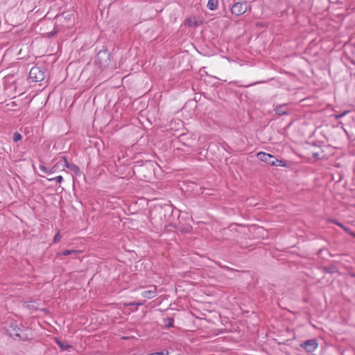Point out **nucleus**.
<instances>
[{"label":"nucleus","instance_id":"obj_1","mask_svg":"<svg viewBox=\"0 0 355 355\" xmlns=\"http://www.w3.org/2000/svg\"><path fill=\"white\" fill-rule=\"evenodd\" d=\"M6 333L15 340H27L28 336L15 323H10L6 329Z\"/></svg>","mask_w":355,"mask_h":355},{"label":"nucleus","instance_id":"obj_2","mask_svg":"<svg viewBox=\"0 0 355 355\" xmlns=\"http://www.w3.org/2000/svg\"><path fill=\"white\" fill-rule=\"evenodd\" d=\"M95 62L102 69L107 67L110 63V53L107 50L100 51L96 55Z\"/></svg>","mask_w":355,"mask_h":355},{"label":"nucleus","instance_id":"obj_3","mask_svg":"<svg viewBox=\"0 0 355 355\" xmlns=\"http://www.w3.org/2000/svg\"><path fill=\"white\" fill-rule=\"evenodd\" d=\"M45 71L39 67H33L29 72L30 78L34 82H40L45 78Z\"/></svg>","mask_w":355,"mask_h":355},{"label":"nucleus","instance_id":"obj_4","mask_svg":"<svg viewBox=\"0 0 355 355\" xmlns=\"http://www.w3.org/2000/svg\"><path fill=\"white\" fill-rule=\"evenodd\" d=\"M249 6L247 1L236 2L231 7V12L236 16H241L243 15Z\"/></svg>","mask_w":355,"mask_h":355},{"label":"nucleus","instance_id":"obj_5","mask_svg":"<svg viewBox=\"0 0 355 355\" xmlns=\"http://www.w3.org/2000/svg\"><path fill=\"white\" fill-rule=\"evenodd\" d=\"M300 347L309 353L314 352L318 347V341L315 338L306 340L300 344Z\"/></svg>","mask_w":355,"mask_h":355},{"label":"nucleus","instance_id":"obj_6","mask_svg":"<svg viewBox=\"0 0 355 355\" xmlns=\"http://www.w3.org/2000/svg\"><path fill=\"white\" fill-rule=\"evenodd\" d=\"M257 157L261 162H266L270 166L275 165V162H277V159L275 156L264 152H259L257 154Z\"/></svg>","mask_w":355,"mask_h":355},{"label":"nucleus","instance_id":"obj_7","mask_svg":"<svg viewBox=\"0 0 355 355\" xmlns=\"http://www.w3.org/2000/svg\"><path fill=\"white\" fill-rule=\"evenodd\" d=\"M274 111L275 114L278 116L288 115L289 114L290 112L288 105L286 103L277 105L275 107Z\"/></svg>","mask_w":355,"mask_h":355},{"label":"nucleus","instance_id":"obj_8","mask_svg":"<svg viewBox=\"0 0 355 355\" xmlns=\"http://www.w3.org/2000/svg\"><path fill=\"white\" fill-rule=\"evenodd\" d=\"M141 295L144 297L148 298V299H153L157 295V288L155 286H153L152 289L150 290H145L142 291Z\"/></svg>","mask_w":355,"mask_h":355},{"label":"nucleus","instance_id":"obj_9","mask_svg":"<svg viewBox=\"0 0 355 355\" xmlns=\"http://www.w3.org/2000/svg\"><path fill=\"white\" fill-rule=\"evenodd\" d=\"M330 222L332 223H334V224L337 225L338 226L340 227L341 228H343V230L345 232H347L348 234L352 235L353 236H355V233L353 232L351 230L350 228H349L348 227L345 226L343 224H342L341 223L338 222L337 220H336V219H331Z\"/></svg>","mask_w":355,"mask_h":355},{"label":"nucleus","instance_id":"obj_10","mask_svg":"<svg viewBox=\"0 0 355 355\" xmlns=\"http://www.w3.org/2000/svg\"><path fill=\"white\" fill-rule=\"evenodd\" d=\"M207 6L211 11L216 10L218 6V0H208Z\"/></svg>","mask_w":355,"mask_h":355},{"label":"nucleus","instance_id":"obj_11","mask_svg":"<svg viewBox=\"0 0 355 355\" xmlns=\"http://www.w3.org/2000/svg\"><path fill=\"white\" fill-rule=\"evenodd\" d=\"M39 168L42 171H43L45 173L50 174V173H53L55 172L54 167L49 168L46 167L45 166L41 164V165H40Z\"/></svg>","mask_w":355,"mask_h":355},{"label":"nucleus","instance_id":"obj_12","mask_svg":"<svg viewBox=\"0 0 355 355\" xmlns=\"http://www.w3.org/2000/svg\"><path fill=\"white\" fill-rule=\"evenodd\" d=\"M79 251L73 250H64L61 252L62 255L67 256V255H76Z\"/></svg>","mask_w":355,"mask_h":355},{"label":"nucleus","instance_id":"obj_13","mask_svg":"<svg viewBox=\"0 0 355 355\" xmlns=\"http://www.w3.org/2000/svg\"><path fill=\"white\" fill-rule=\"evenodd\" d=\"M67 168L76 173H80L79 168L74 164H70L69 165L67 166Z\"/></svg>","mask_w":355,"mask_h":355},{"label":"nucleus","instance_id":"obj_14","mask_svg":"<svg viewBox=\"0 0 355 355\" xmlns=\"http://www.w3.org/2000/svg\"><path fill=\"white\" fill-rule=\"evenodd\" d=\"M164 324L168 328L172 327L173 326V319L172 318H167L165 320Z\"/></svg>","mask_w":355,"mask_h":355},{"label":"nucleus","instance_id":"obj_15","mask_svg":"<svg viewBox=\"0 0 355 355\" xmlns=\"http://www.w3.org/2000/svg\"><path fill=\"white\" fill-rule=\"evenodd\" d=\"M168 354H169V352L167 349H164L160 352L148 354L147 355H168Z\"/></svg>","mask_w":355,"mask_h":355},{"label":"nucleus","instance_id":"obj_16","mask_svg":"<svg viewBox=\"0 0 355 355\" xmlns=\"http://www.w3.org/2000/svg\"><path fill=\"white\" fill-rule=\"evenodd\" d=\"M49 181H55L56 182L61 183L63 181V178L62 175H58L55 178H48Z\"/></svg>","mask_w":355,"mask_h":355},{"label":"nucleus","instance_id":"obj_17","mask_svg":"<svg viewBox=\"0 0 355 355\" xmlns=\"http://www.w3.org/2000/svg\"><path fill=\"white\" fill-rule=\"evenodd\" d=\"M22 137H21V135L20 133H19L18 132H15L13 135V141L15 142H17L19 141H20Z\"/></svg>","mask_w":355,"mask_h":355},{"label":"nucleus","instance_id":"obj_18","mask_svg":"<svg viewBox=\"0 0 355 355\" xmlns=\"http://www.w3.org/2000/svg\"><path fill=\"white\" fill-rule=\"evenodd\" d=\"M56 343L59 345V347L62 349H67L68 347H70V346L69 345H64L63 343H62L60 340H57Z\"/></svg>","mask_w":355,"mask_h":355},{"label":"nucleus","instance_id":"obj_19","mask_svg":"<svg viewBox=\"0 0 355 355\" xmlns=\"http://www.w3.org/2000/svg\"><path fill=\"white\" fill-rule=\"evenodd\" d=\"M61 239V236L60 235V232L58 231L55 235L53 237V243H58L60 241Z\"/></svg>","mask_w":355,"mask_h":355},{"label":"nucleus","instance_id":"obj_20","mask_svg":"<svg viewBox=\"0 0 355 355\" xmlns=\"http://www.w3.org/2000/svg\"><path fill=\"white\" fill-rule=\"evenodd\" d=\"M62 162H63V165L67 168V166L70 164V163L68 162L67 158L65 157H62L60 161L59 162V163H60L61 164H62Z\"/></svg>","mask_w":355,"mask_h":355},{"label":"nucleus","instance_id":"obj_21","mask_svg":"<svg viewBox=\"0 0 355 355\" xmlns=\"http://www.w3.org/2000/svg\"><path fill=\"white\" fill-rule=\"evenodd\" d=\"M284 165L285 164H284V162L282 160H280V159H277V162H275V166H284Z\"/></svg>","mask_w":355,"mask_h":355},{"label":"nucleus","instance_id":"obj_22","mask_svg":"<svg viewBox=\"0 0 355 355\" xmlns=\"http://www.w3.org/2000/svg\"><path fill=\"white\" fill-rule=\"evenodd\" d=\"M224 268H225V269H227V270H232V268H230V267H228V266H225Z\"/></svg>","mask_w":355,"mask_h":355},{"label":"nucleus","instance_id":"obj_23","mask_svg":"<svg viewBox=\"0 0 355 355\" xmlns=\"http://www.w3.org/2000/svg\"><path fill=\"white\" fill-rule=\"evenodd\" d=\"M318 153H314V154H313V156H314V157H318Z\"/></svg>","mask_w":355,"mask_h":355},{"label":"nucleus","instance_id":"obj_24","mask_svg":"<svg viewBox=\"0 0 355 355\" xmlns=\"http://www.w3.org/2000/svg\"><path fill=\"white\" fill-rule=\"evenodd\" d=\"M354 76L355 77V73H354Z\"/></svg>","mask_w":355,"mask_h":355}]
</instances>
